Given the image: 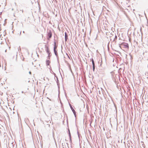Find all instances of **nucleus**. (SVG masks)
<instances>
[{"instance_id": "obj_1", "label": "nucleus", "mask_w": 148, "mask_h": 148, "mask_svg": "<svg viewBox=\"0 0 148 148\" xmlns=\"http://www.w3.org/2000/svg\"><path fill=\"white\" fill-rule=\"evenodd\" d=\"M119 46L121 48L124 47L125 48L128 49L129 48L128 44L125 42H123L121 44H119Z\"/></svg>"}, {"instance_id": "obj_2", "label": "nucleus", "mask_w": 148, "mask_h": 148, "mask_svg": "<svg viewBox=\"0 0 148 148\" xmlns=\"http://www.w3.org/2000/svg\"><path fill=\"white\" fill-rule=\"evenodd\" d=\"M47 38L48 40H49L51 38L52 36V34L51 30H49L47 32Z\"/></svg>"}, {"instance_id": "obj_3", "label": "nucleus", "mask_w": 148, "mask_h": 148, "mask_svg": "<svg viewBox=\"0 0 148 148\" xmlns=\"http://www.w3.org/2000/svg\"><path fill=\"white\" fill-rule=\"evenodd\" d=\"M112 79L113 81L116 83V79L117 77L116 75H115L114 74H113V73L112 74Z\"/></svg>"}, {"instance_id": "obj_4", "label": "nucleus", "mask_w": 148, "mask_h": 148, "mask_svg": "<svg viewBox=\"0 0 148 148\" xmlns=\"http://www.w3.org/2000/svg\"><path fill=\"white\" fill-rule=\"evenodd\" d=\"M69 105H70V108H71V110H72L73 112L75 117H76V112H75V111L73 109V108L72 106L71 105V104H69Z\"/></svg>"}, {"instance_id": "obj_5", "label": "nucleus", "mask_w": 148, "mask_h": 148, "mask_svg": "<svg viewBox=\"0 0 148 148\" xmlns=\"http://www.w3.org/2000/svg\"><path fill=\"white\" fill-rule=\"evenodd\" d=\"M53 51L55 55L56 56H57L58 55L57 52V48H56L55 47H53Z\"/></svg>"}, {"instance_id": "obj_6", "label": "nucleus", "mask_w": 148, "mask_h": 148, "mask_svg": "<svg viewBox=\"0 0 148 148\" xmlns=\"http://www.w3.org/2000/svg\"><path fill=\"white\" fill-rule=\"evenodd\" d=\"M45 51L47 53L50 52L49 47L47 45H45Z\"/></svg>"}, {"instance_id": "obj_7", "label": "nucleus", "mask_w": 148, "mask_h": 148, "mask_svg": "<svg viewBox=\"0 0 148 148\" xmlns=\"http://www.w3.org/2000/svg\"><path fill=\"white\" fill-rule=\"evenodd\" d=\"M68 40V35L66 32H65V40L66 41Z\"/></svg>"}, {"instance_id": "obj_8", "label": "nucleus", "mask_w": 148, "mask_h": 148, "mask_svg": "<svg viewBox=\"0 0 148 148\" xmlns=\"http://www.w3.org/2000/svg\"><path fill=\"white\" fill-rule=\"evenodd\" d=\"M50 63V62L49 60H47L46 61V64L47 66H49V65Z\"/></svg>"}, {"instance_id": "obj_9", "label": "nucleus", "mask_w": 148, "mask_h": 148, "mask_svg": "<svg viewBox=\"0 0 148 148\" xmlns=\"http://www.w3.org/2000/svg\"><path fill=\"white\" fill-rule=\"evenodd\" d=\"M54 47H56V48H57V47H58V45H57H57H56V43L55 39H54Z\"/></svg>"}, {"instance_id": "obj_10", "label": "nucleus", "mask_w": 148, "mask_h": 148, "mask_svg": "<svg viewBox=\"0 0 148 148\" xmlns=\"http://www.w3.org/2000/svg\"><path fill=\"white\" fill-rule=\"evenodd\" d=\"M68 134H69V137L70 140L71 141V142L72 140H71V133Z\"/></svg>"}, {"instance_id": "obj_11", "label": "nucleus", "mask_w": 148, "mask_h": 148, "mask_svg": "<svg viewBox=\"0 0 148 148\" xmlns=\"http://www.w3.org/2000/svg\"><path fill=\"white\" fill-rule=\"evenodd\" d=\"M91 61L92 63V66L95 65V64L94 59L93 58L91 59Z\"/></svg>"}, {"instance_id": "obj_12", "label": "nucleus", "mask_w": 148, "mask_h": 148, "mask_svg": "<svg viewBox=\"0 0 148 148\" xmlns=\"http://www.w3.org/2000/svg\"><path fill=\"white\" fill-rule=\"evenodd\" d=\"M48 54V56L51 57V53L50 52L47 53Z\"/></svg>"}, {"instance_id": "obj_13", "label": "nucleus", "mask_w": 148, "mask_h": 148, "mask_svg": "<svg viewBox=\"0 0 148 148\" xmlns=\"http://www.w3.org/2000/svg\"><path fill=\"white\" fill-rule=\"evenodd\" d=\"M95 65L92 66V69H93V70L94 71H95Z\"/></svg>"}, {"instance_id": "obj_14", "label": "nucleus", "mask_w": 148, "mask_h": 148, "mask_svg": "<svg viewBox=\"0 0 148 148\" xmlns=\"http://www.w3.org/2000/svg\"><path fill=\"white\" fill-rule=\"evenodd\" d=\"M115 34V38H114V41L116 39H117V36L116 35V34Z\"/></svg>"}, {"instance_id": "obj_15", "label": "nucleus", "mask_w": 148, "mask_h": 148, "mask_svg": "<svg viewBox=\"0 0 148 148\" xmlns=\"http://www.w3.org/2000/svg\"><path fill=\"white\" fill-rule=\"evenodd\" d=\"M56 79H57V84H58V83L59 82V80L58 79V78L57 76H56Z\"/></svg>"}, {"instance_id": "obj_16", "label": "nucleus", "mask_w": 148, "mask_h": 148, "mask_svg": "<svg viewBox=\"0 0 148 148\" xmlns=\"http://www.w3.org/2000/svg\"><path fill=\"white\" fill-rule=\"evenodd\" d=\"M99 92L100 94H101V93H102L103 94L102 90H101V91L100 90L99 91Z\"/></svg>"}, {"instance_id": "obj_17", "label": "nucleus", "mask_w": 148, "mask_h": 148, "mask_svg": "<svg viewBox=\"0 0 148 148\" xmlns=\"http://www.w3.org/2000/svg\"><path fill=\"white\" fill-rule=\"evenodd\" d=\"M56 56L58 61V62L59 58V57L58 56V55L57 56Z\"/></svg>"}, {"instance_id": "obj_18", "label": "nucleus", "mask_w": 148, "mask_h": 148, "mask_svg": "<svg viewBox=\"0 0 148 148\" xmlns=\"http://www.w3.org/2000/svg\"><path fill=\"white\" fill-rule=\"evenodd\" d=\"M71 133L69 129L68 128V134Z\"/></svg>"}, {"instance_id": "obj_19", "label": "nucleus", "mask_w": 148, "mask_h": 148, "mask_svg": "<svg viewBox=\"0 0 148 148\" xmlns=\"http://www.w3.org/2000/svg\"><path fill=\"white\" fill-rule=\"evenodd\" d=\"M50 56H48L47 57V58L48 59H49L50 58Z\"/></svg>"}, {"instance_id": "obj_20", "label": "nucleus", "mask_w": 148, "mask_h": 148, "mask_svg": "<svg viewBox=\"0 0 148 148\" xmlns=\"http://www.w3.org/2000/svg\"><path fill=\"white\" fill-rule=\"evenodd\" d=\"M77 134H78V137H79V133H78V132H77Z\"/></svg>"}, {"instance_id": "obj_21", "label": "nucleus", "mask_w": 148, "mask_h": 148, "mask_svg": "<svg viewBox=\"0 0 148 148\" xmlns=\"http://www.w3.org/2000/svg\"><path fill=\"white\" fill-rule=\"evenodd\" d=\"M67 123L68 125V120H67Z\"/></svg>"}, {"instance_id": "obj_22", "label": "nucleus", "mask_w": 148, "mask_h": 148, "mask_svg": "<svg viewBox=\"0 0 148 148\" xmlns=\"http://www.w3.org/2000/svg\"><path fill=\"white\" fill-rule=\"evenodd\" d=\"M29 74H31L32 73H31V71H29Z\"/></svg>"}, {"instance_id": "obj_23", "label": "nucleus", "mask_w": 148, "mask_h": 148, "mask_svg": "<svg viewBox=\"0 0 148 148\" xmlns=\"http://www.w3.org/2000/svg\"><path fill=\"white\" fill-rule=\"evenodd\" d=\"M21 31L20 33V35H21Z\"/></svg>"}, {"instance_id": "obj_24", "label": "nucleus", "mask_w": 148, "mask_h": 148, "mask_svg": "<svg viewBox=\"0 0 148 148\" xmlns=\"http://www.w3.org/2000/svg\"><path fill=\"white\" fill-rule=\"evenodd\" d=\"M23 33H25V31H23Z\"/></svg>"}, {"instance_id": "obj_25", "label": "nucleus", "mask_w": 148, "mask_h": 148, "mask_svg": "<svg viewBox=\"0 0 148 148\" xmlns=\"http://www.w3.org/2000/svg\"><path fill=\"white\" fill-rule=\"evenodd\" d=\"M111 35H113V34H112V33L111 34Z\"/></svg>"}, {"instance_id": "obj_26", "label": "nucleus", "mask_w": 148, "mask_h": 148, "mask_svg": "<svg viewBox=\"0 0 148 148\" xmlns=\"http://www.w3.org/2000/svg\"><path fill=\"white\" fill-rule=\"evenodd\" d=\"M22 93H24L23 91H22Z\"/></svg>"}, {"instance_id": "obj_27", "label": "nucleus", "mask_w": 148, "mask_h": 148, "mask_svg": "<svg viewBox=\"0 0 148 148\" xmlns=\"http://www.w3.org/2000/svg\"><path fill=\"white\" fill-rule=\"evenodd\" d=\"M145 16H146V14H145Z\"/></svg>"}, {"instance_id": "obj_28", "label": "nucleus", "mask_w": 148, "mask_h": 148, "mask_svg": "<svg viewBox=\"0 0 148 148\" xmlns=\"http://www.w3.org/2000/svg\"><path fill=\"white\" fill-rule=\"evenodd\" d=\"M6 19H5V21H6Z\"/></svg>"}, {"instance_id": "obj_29", "label": "nucleus", "mask_w": 148, "mask_h": 148, "mask_svg": "<svg viewBox=\"0 0 148 148\" xmlns=\"http://www.w3.org/2000/svg\"><path fill=\"white\" fill-rule=\"evenodd\" d=\"M59 93L58 94V96H59Z\"/></svg>"}]
</instances>
